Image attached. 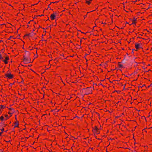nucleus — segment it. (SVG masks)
<instances>
[{"instance_id": "obj_1", "label": "nucleus", "mask_w": 152, "mask_h": 152, "mask_svg": "<svg viewBox=\"0 0 152 152\" xmlns=\"http://www.w3.org/2000/svg\"><path fill=\"white\" fill-rule=\"evenodd\" d=\"M23 61L25 64H28L31 62L30 53L28 51H26L23 55Z\"/></svg>"}, {"instance_id": "obj_2", "label": "nucleus", "mask_w": 152, "mask_h": 152, "mask_svg": "<svg viewBox=\"0 0 152 152\" xmlns=\"http://www.w3.org/2000/svg\"><path fill=\"white\" fill-rule=\"evenodd\" d=\"M92 88L91 87H87L83 89V92L85 94L88 95L92 93Z\"/></svg>"}, {"instance_id": "obj_3", "label": "nucleus", "mask_w": 152, "mask_h": 152, "mask_svg": "<svg viewBox=\"0 0 152 152\" xmlns=\"http://www.w3.org/2000/svg\"><path fill=\"white\" fill-rule=\"evenodd\" d=\"M92 132L94 134H98L100 133L99 129L97 126H95L93 128Z\"/></svg>"}, {"instance_id": "obj_4", "label": "nucleus", "mask_w": 152, "mask_h": 152, "mask_svg": "<svg viewBox=\"0 0 152 152\" xmlns=\"http://www.w3.org/2000/svg\"><path fill=\"white\" fill-rule=\"evenodd\" d=\"M4 76L8 78L9 79H12L14 77L13 75L11 73L5 74Z\"/></svg>"}, {"instance_id": "obj_5", "label": "nucleus", "mask_w": 152, "mask_h": 152, "mask_svg": "<svg viewBox=\"0 0 152 152\" xmlns=\"http://www.w3.org/2000/svg\"><path fill=\"white\" fill-rule=\"evenodd\" d=\"M135 48L137 50H138L140 48H142L141 47V45L139 43L137 42L135 43Z\"/></svg>"}, {"instance_id": "obj_6", "label": "nucleus", "mask_w": 152, "mask_h": 152, "mask_svg": "<svg viewBox=\"0 0 152 152\" xmlns=\"http://www.w3.org/2000/svg\"><path fill=\"white\" fill-rule=\"evenodd\" d=\"M9 57L8 56H7L6 57L4 60H2V61L4 62L5 64H7L8 63V61L9 60Z\"/></svg>"}, {"instance_id": "obj_7", "label": "nucleus", "mask_w": 152, "mask_h": 152, "mask_svg": "<svg viewBox=\"0 0 152 152\" xmlns=\"http://www.w3.org/2000/svg\"><path fill=\"white\" fill-rule=\"evenodd\" d=\"M130 20H132V23L130 24V25L135 24L137 23L136 19L135 18V17H134L133 19H130Z\"/></svg>"}, {"instance_id": "obj_8", "label": "nucleus", "mask_w": 152, "mask_h": 152, "mask_svg": "<svg viewBox=\"0 0 152 152\" xmlns=\"http://www.w3.org/2000/svg\"><path fill=\"white\" fill-rule=\"evenodd\" d=\"M14 124H15L14 126V128H15L16 127L19 128V121H17L15 122L14 123Z\"/></svg>"}, {"instance_id": "obj_9", "label": "nucleus", "mask_w": 152, "mask_h": 152, "mask_svg": "<svg viewBox=\"0 0 152 152\" xmlns=\"http://www.w3.org/2000/svg\"><path fill=\"white\" fill-rule=\"evenodd\" d=\"M56 17V15L54 14H52L50 16V18L51 20H54Z\"/></svg>"}, {"instance_id": "obj_10", "label": "nucleus", "mask_w": 152, "mask_h": 152, "mask_svg": "<svg viewBox=\"0 0 152 152\" xmlns=\"http://www.w3.org/2000/svg\"><path fill=\"white\" fill-rule=\"evenodd\" d=\"M118 66L119 68H124L123 65L121 64V62H118Z\"/></svg>"}, {"instance_id": "obj_11", "label": "nucleus", "mask_w": 152, "mask_h": 152, "mask_svg": "<svg viewBox=\"0 0 152 152\" xmlns=\"http://www.w3.org/2000/svg\"><path fill=\"white\" fill-rule=\"evenodd\" d=\"M92 1V0H86V3L88 5H89L91 3V2Z\"/></svg>"}, {"instance_id": "obj_12", "label": "nucleus", "mask_w": 152, "mask_h": 152, "mask_svg": "<svg viewBox=\"0 0 152 152\" xmlns=\"http://www.w3.org/2000/svg\"><path fill=\"white\" fill-rule=\"evenodd\" d=\"M5 108V106L4 105H0V108L1 109H4Z\"/></svg>"}, {"instance_id": "obj_13", "label": "nucleus", "mask_w": 152, "mask_h": 152, "mask_svg": "<svg viewBox=\"0 0 152 152\" xmlns=\"http://www.w3.org/2000/svg\"><path fill=\"white\" fill-rule=\"evenodd\" d=\"M4 117L3 116H1L0 117V120L2 121L4 120Z\"/></svg>"}, {"instance_id": "obj_14", "label": "nucleus", "mask_w": 152, "mask_h": 152, "mask_svg": "<svg viewBox=\"0 0 152 152\" xmlns=\"http://www.w3.org/2000/svg\"><path fill=\"white\" fill-rule=\"evenodd\" d=\"M4 116L6 118V119H5V120H7V119H8L9 118V117L7 115H4Z\"/></svg>"}, {"instance_id": "obj_15", "label": "nucleus", "mask_w": 152, "mask_h": 152, "mask_svg": "<svg viewBox=\"0 0 152 152\" xmlns=\"http://www.w3.org/2000/svg\"><path fill=\"white\" fill-rule=\"evenodd\" d=\"M12 39H14V38L13 37V36H10V38H9L8 39L9 40H12V41H13V40H12Z\"/></svg>"}, {"instance_id": "obj_16", "label": "nucleus", "mask_w": 152, "mask_h": 152, "mask_svg": "<svg viewBox=\"0 0 152 152\" xmlns=\"http://www.w3.org/2000/svg\"><path fill=\"white\" fill-rule=\"evenodd\" d=\"M0 130L1 131V132H2V133H3L4 132V128L3 127Z\"/></svg>"}, {"instance_id": "obj_17", "label": "nucleus", "mask_w": 152, "mask_h": 152, "mask_svg": "<svg viewBox=\"0 0 152 152\" xmlns=\"http://www.w3.org/2000/svg\"><path fill=\"white\" fill-rule=\"evenodd\" d=\"M54 62H55L56 63L57 62H58V60H57V58H55L54 60Z\"/></svg>"}, {"instance_id": "obj_18", "label": "nucleus", "mask_w": 152, "mask_h": 152, "mask_svg": "<svg viewBox=\"0 0 152 152\" xmlns=\"http://www.w3.org/2000/svg\"><path fill=\"white\" fill-rule=\"evenodd\" d=\"M28 48L30 50H32L34 48L33 47L31 48V46H29L28 47Z\"/></svg>"}, {"instance_id": "obj_19", "label": "nucleus", "mask_w": 152, "mask_h": 152, "mask_svg": "<svg viewBox=\"0 0 152 152\" xmlns=\"http://www.w3.org/2000/svg\"><path fill=\"white\" fill-rule=\"evenodd\" d=\"M3 58L2 57V55L0 54V60L2 59Z\"/></svg>"}, {"instance_id": "obj_20", "label": "nucleus", "mask_w": 152, "mask_h": 152, "mask_svg": "<svg viewBox=\"0 0 152 152\" xmlns=\"http://www.w3.org/2000/svg\"><path fill=\"white\" fill-rule=\"evenodd\" d=\"M40 28H42V29H45V28H44L41 27V26H39H39H38V27L37 28L38 29H39Z\"/></svg>"}, {"instance_id": "obj_21", "label": "nucleus", "mask_w": 152, "mask_h": 152, "mask_svg": "<svg viewBox=\"0 0 152 152\" xmlns=\"http://www.w3.org/2000/svg\"><path fill=\"white\" fill-rule=\"evenodd\" d=\"M9 109L10 110H13V108L12 107L10 108H9Z\"/></svg>"}, {"instance_id": "obj_22", "label": "nucleus", "mask_w": 152, "mask_h": 152, "mask_svg": "<svg viewBox=\"0 0 152 152\" xmlns=\"http://www.w3.org/2000/svg\"><path fill=\"white\" fill-rule=\"evenodd\" d=\"M86 17H87V14L86 15H84V18H85Z\"/></svg>"}, {"instance_id": "obj_23", "label": "nucleus", "mask_w": 152, "mask_h": 152, "mask_svg": "<svg viewBox=\"0 0 152 152\" xmlns=\"http://www.w3.org/2000/svg\"><path fill=\"white\" fill-rule=\"evenodd\" d=\"M145 86V84H144L142 86V87H143L144 86Z\"/></svg>"}, {"instance_id": "obj_24", "label": "nucleus", "mask_w": 152, "mask_h": 152, "mask_svg": "<svg viewBox=\"0 0 152 152\" xmlns=\"http://www.w3.org/2000/svg\"><path fill=\"white\" fill-rule=\"evenodd\" d=\"M2 134H3L2 132H0V136H1V135Z\"/></svg>"}, {"instance_id": "obj_25", "label": "nucleus", "mask_w": 152, "mask_h": 152, "mask_svg": "<svg viewBox=\"0 0 152 152\" xmlns=\"http://www.w3.org/2000/svg\"><path fill=\"white\" fill-rule=\"evenodd\" d=\"M82 39H86V38H83Z\"/></svg>"}, {"instance_id": "obj_26", "label": "nucleus", "mask_w": 152, "mask_h": 152, "mask_svg": "<svg viewBox=\"0 0 152 152\" xmlns=\"http://www.w3.org/2000/svg\"><path fill=\"white\" fill-rule=\"evenodd\" d=\"M8 114H11V113H10V112H8Z\"/></svg>"}, {"instance_id": "obj_27", "label": "nucleus", "mask_w": 152, "mask_h": 152, "mask_svg": "<svg viewBox=\"0 0 152 152\" xmlns=\"http://www.w3.org/2000/svg\"><path fill=\"white\" fill-rule=\"evenodd\" d=\"M81 33H83V34H86V33H84V32H81Z\"/></svg>"}, {"instance_id": "obj_28", "label": "nucleus", "mask_w": 152, "mask_h": 152, "mask_svg": "<svg viewBox=\"0 0 152 152\" xmlns=\"http://www.w3.org/2000/svg\"><path fill=\"white\" fill-rule=\"evenodd\" d=\"M34 48V49L36 48V49H38V48Z\"/></svg>"}, {"instance_id": "obj_29", "label": "nucleus", "mask_w": 152, "mask_h": 152, "mask_svg": "<svg viewBox=\"0 0 152 152\" xmlns=\"http://www.w3.org/2000/svg\"><path fill=\"white\" fill-rule=\"evenodd\" d=\"M36 53L37 54V50H36Z\"/></svg>"}, {"instance_id": "obj_30", "label": "nucleus", "mask_w": 152, "mask_h": 152, "mask_svg": "<svg viewBox=\"0 0 152 152\" xmlns=\"http://www.w3.org/2000/svg\"><path fill=\"white\" fill-rule=\"evenodd\" d=\"M80 43H81V42H82V40H80Z\"/></svg>"}, {"instance_id": "obj_31", "label": "nucleus", "mask_w": 152, "mask_h": 152, "mask_svg": "<svg viewBox=\"0 0 152 152\" xmlns=\"http://www.w3.org/2000/svg\"><path fill=\"white\" fill-rule=\"evenodd\" d=\"M59 111V110H58V111H57V112H58Z\"/></svg>"}, {"instance_id": "obj_32", "label": "nucleus", "mask_w": 152, "mask_h": 152, "mask_svg": "<svg viewBox=\"0 0 152 152\" xmlns=\"http://www.w3.org/2000/svg\"><path fill=\"white\" fill-rule=\"evenodd\" d=\"M36 24V22L35 23V24Z\"/></svg>"}, {"instance_id": "obj_33", "label": "nucleus", "mask_w": 152, "mask_h": 152, "mask_svg": "<svg viewBox=\"0 0 152 152\" xmlns=\"http://www.w3.org/2000/svg\"><path fill=\"white\" fill-rule=\"evenodd\" d=\"M30 23V22H28V24H29Z\"/></svg>"}, {"instance_id": "obj_34", "label": "nucleus", "mask_w": 152, "mask_h": 152, "mask_svg": "<svg viewBox=\"0 0 152 152\" xmlns=\"http://www.w3.org/2000/svg\"><path fill=\"white\" fill-rule=\"evenodd\" d=\"M88 13H89V12H87V14Z\"/></svg>"}, {"instance_id": "obj_35", "label": "nucleus", "mask_w": 152, "mask_h": 152, "mask_svg": "<svg viewBox=\"0 0 152 152\" xmlns=\"http://www.w3.org/2000/svg\"><path fill=\"white\" fill-rule=\"evenodd\" d=\"M127 23L128 24H129V23Z\"/></svg>"}, {"instance_id": "obj_36", "label": "nucleus", "mask_w": 152, "mask_h": 152, "mask_svg": "<svg viewBox=\"0 0 152 152\" xmlns=\"http://www.w3.org/2000/svg\"><path fill=\"white\" fill-rule=\"evenodd\" d=\"M127 23L128 24H129V23Z\"/></svg>"}, {"instance_id": "obj_37", "label": "nucleus", "mask_w": 152, "mask_h": 152, "mask_svg": "<svg viewBox=\"0 0 152 152\" xmlns=\"http://www.w3.org/2000/svg\"><path fill=\"white\" fill-rule=\"evenodd\" d=\"M127 23L128 24H129V23Z\"/></svg>"}, {"instance_id": "obj_38", "label": "nucleus", "mask_w": 152, "mask_h": 152, "mask_svg": "<svg viewBox=\"0 0 152 152\" xmlns=\"http://www.w3.org/2000/svg\"><path fill=\"white\" fill-rule=\"evenodd\" d=\"M91 149L93 150V148H92Z\"/></svg>"}, {"instance_id": "obj_39", "label": "nucleus", "mask_w": 152, "mask_h": 152, "mask_svg": "<svg viewBox=\"0 0 152 152\" xmlns=\"http://www.w3.org/2000/svg\"><path fill=\"white\" fill-rule=\"evenodd\" d=\"M19 73H20V72H19Z\"/></svg>"}]
</instances>
